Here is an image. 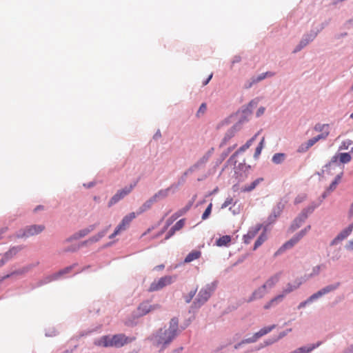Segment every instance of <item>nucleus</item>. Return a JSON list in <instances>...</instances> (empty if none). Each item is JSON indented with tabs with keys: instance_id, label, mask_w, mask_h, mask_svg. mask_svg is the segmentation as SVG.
Returning <instances> with one entry per match:
<instances>
[{
	"instance_id": "nucleus-1",
	"label": "nucleus",
	"mask_w": 353,
	"mask_h": 353,
	"mask_svg": "<svg viewBox=\"0 0 353 353\" xmlns=\"http://www.w3.org/2000/svg\"><path fill=\"white\" fill-rule=\"evenodd\" d=\"M179 327V321L173 318L170 321L168 329H161L154 336L157 345H167L176 336Z\"/></svg>"
},
{
	"instance_id": "nucleus-2",
	"label": "nucleus",
	"mask_w": 353,
	"mask_h": 353,
	"mask_svg": "<svg viewBox=\"0 0 353 353\" xmlns=\"http://www.w3.org/2000/svg\"><path fill=\"white\" fill-rule=\"evenodd\" d=\"M301 281H296L293 283H288L286 287L283 290L282 294H278L277 296L272 298L270 301H269L266 304H265L263 306L264 309L268 310L271 307L274 306L279 303L281 302L284 297L285 296V295L297 290L301 286Z\"/></svg>"
},
{
	"instance_id": "nucleus-3",
	"label": "nucleus",
	"mask_w": 353,
	"mask_h": 353,
	"mask_svg": "<svg viewBox=\"0 0 353 353\" xmlns=\"http://www.w3.org/2000/svg\"><path fill=\"white\" fill-rule=\"evenodd\" d=\"M45 229L43 225H32L27 226L23 230L19 231L16 234V238H28L42 232Z\"/></svg>"
},
{
	"instance_id": "nucleus-4",
	"label": "nucleus",
	"mask_w": 353,
	"mask_h": 353,
	"mask_svg": "<svg viewBox=\"0 0 353 353\" xmlns=\"http://www.w3.org/2000/svg\"><path fill=\"white\" fill-rule=\"evenodd\" d=\"M136 214L134 212H131L125 216L121 220V223L115 228L114 232L110 235V239H113L117 235L119 234L121 232L125 231L130 226L131 221L135 219Z\"/></svg>"
},
{
	"instance_id": "nucleus-5",
	"label": "nucleus",
	"mask_w": 353,
	"mask_h": 353,
	"mask_svg": "<svg viewBox=\"0 0 353 353\" xmlns=\"http://www.w3.org/2000/svg\"><path fill=\"white\" fill-rule=\"evenodd\" d=\"M160 307L161 306L159 304L152 305L149 301H143L137 307V314L136 316L137 317L145 316L151 311L159 309Z\"/></svg>"
},
{
	"instance_id": "nucleus-6",
	"label": "nucleus",
	"mask_w": 353,
	"mask_h": 353,
	"mask_svg": "<svg viewBox=\"0 0 353 353\" xmlns=\"http://www.w3.org/2000/svg\"><path fill=\"white\" fill-rule=\"evenodd\" d=\"M173 282V279L170 276H165L160 278L157 281H154L150 285L148 290L150 292L158 291L164 287L171 284Z\"/></svg>"
},
{
	"instance_id": "nucleus-7",
	"label": "nucleus",
	"mask_w": 353,
	"mask_h": 353,
	"mask_svg": "<svg viewBox=\"0 0 353 353\" xmlns=\"http://www.w3.org/2000/svg\"><path fill=\"white\" fill-rule=\"evenodd\" d=\"M135 185H130L129 186L125 187L124 188L119 190L111 198L109 205H112L117 203L119 201L124 198L126 195L130 194L133 190Z\"/></svg>"
},
{
	"instance_id": "nucleus-8",
	"label": "nucleus",
	"mask_w": 353,
	"mask_h": 353,
	"mask_svg": "<svg viewBox=\"0 0 353 353\" xmlns=\"http://www.w3.org/2000/svg\"><path fill=\"white\" fill-rule=\"evenodd\" d=\"M210 296V288H204L201 289L197 297L194 302L195 307H200L203 305Z\"/></svg>"
},
{
	"instance_id": "nucleus-9",
	"label": "nucleus",
	"mask_w": 353,
	"mask_h": 353,
	"mask_svg": "<svg viewBox=\"0 0 353 353\" xmlns=\"http://www.w3.org/2000/svg\"><path fill=\"white\" fill-rule=\"evenodd\" d=\"M275 327V325L265 327L256 332L252 337L243 340V343H254L261 336L268 334Z\"/></svg>"
},
{
	"instance_id": "nucleus-10",
	"label": "nucleus",
	"mask_w": 353,
	"mask_h": 353,
	"mask_svg": "<svg viewBox=\"0 0 353 353\" xmlns=\"http://www.w3.org/2000/svg\"><path fill=\"white\" fill-rule=\"evenodd\" d=\"M314 208H308L307 209H305L302 211L301 214L297 217L293 224L292 225V229L294 230L300 227V225L305 221V220L307 217V214H310L314 210Z\"/></svg>"
},
{
	"instance_id": "nucleus-11",
	"label": "nucleus",
	"mask_w": 353,
	"mask_h": 353,
	"mask_svg": "<svg viewBox=\"0 0 353 353\" xmlns=\"http://www.w3.org/2000/svg\"><path fill=\"white\" fill-rule=\"evenodd\" d=\"M94 344L97 346L103 347H114L113 336L105 335L103 336L101 338L95 340L94 341Z\"/></svg>"
},
{
	"instance_id": "nucleus-12",
	"label": "nucleus",
	"mask_w": 353,
	"mask_h": 353,
	"mask_svg": "<svg viewBox=\"0 0 353 353\" xmlns=\"http://www.w3.org/2000/svg\"><path fill=\"white\" fill-rule=\"evenodd\" d=\"M353 230V223L350 225L347 228L342 230L330 243V245H335L340 241L346 239Z\"/></svg>"
},
{
	"instance_id": "nucleus-13",
	"label": "nucleus",
	"mask_w": 353,
	"mask_h": 353,
	"mask_svg": "<svg viewBox=\"0 0 353 353\" xmlns=\"http://www.w3.org/2000/svg\"><path fill=\"white\" fill-rule=\"evenodd\" d=\"M314 131L321 132L318 136L322 139H325L330 134L329 124L317 123L314 128Z\"/></svg>"
},
{
	"instance_id": "nucleus-14",
	"label": "nucleus",
	"mask_w": 353,
	"mask_h": 353,
	"mask_svg": "<svg viewBox=\"0 0 353 353\" xmlns=\"http://www.w3.org/2000/svg\"><path fill=\"white\" fill-rule=\"evenodd\" d=\"M338 159H339V161L341 163H347L351 161L352 157L347 152L339 153L332 157L331 161L329 163V165L330 166L332 163H336Z\"/></svg>"
},
{
	"instance_id": "nucleus-15",
	"label": "nucleus",
	"mask_w": 353,
	"mask_h": 353,
	"mask_svg": "<svg viewBox=\"0 0 353 353\" xmlns=\"http://www.w3.org/2000/svg\"><path fill=\"white\" fill-rule=\"evenodd\" d=\"M113 345L115 347H121L131 341L128 337L123 334L113 335Z\"/></svg>"
},
{
	"instance_id": "nucleus-16",
	"label": "nucleus",
	"mask_w": 353,
	"mask_h": 353,
	"mask_svg": "<svg viewBox=\"0 0 353 353\" xmlns=\"http://www.w3.org/2000/svg\"><path fill=\"white\" fill-rule=\"evenodd\" d=\"M262 225L259 224L256 225L254 228L249 230L246 234L243 236V241L245 244L250 243L251 241L256 236L259 230H261Z\"/></svg>"
},
{
	"instance_id": "nucleus-17",
	"label": "nucleus",
	"mask_w": 353,
	"mask_h": 353,
	"mask_svg": "<svg viewBox=\"0 0 353 353\" xmlns=\"http://www.w3.org/2000/svg\"><path fill=\"white\" fill-rule=\"evenodd\" d=\"M94 225H92L86 228L82 229L77 232V233L74 234L71 237L68 238L66 240V241L69 242L72 239H79L80 238L84 237L85 236L88 235L90 232H92L94 229Z\"/></svg>"
},
{
	"instance_id": "nucleus-18",
	"label": "nucleus",
	"mask_w": 353,
	"mask_h": 353,
	"mask_svg": "<svg viewBox=\"0 0 353 353\" xmlns=\"http://www.w3.org/2000/svg\"><path fill=\"white\" fill-rule=\"evenodd\" d=\"M320 140H322V139L318 135L316 137H314L310 139L309 140H307V141L305 142V143H303L299 147L298 151L300 152H305Z\"/></svg>"
},
{
	"instance_id": "nucleus-19",
	"label": "nucleus",
	"mask_w": 353,
	"mask_h": 353,
	"mask_svg": "<svg viewBox=\"0 0 353 353\" xmlns=\"http://www.w3.org/2000/svg\"><path fill=\"white\" fill-rule=\"evenodd\" d=\"M21 248H12L9 251L5 253L3 258L0 261V266L3 265L5 263L9 261L14 255H15Z\"/></svg>"
},
{
	"instance_id": "nucleus-20",
	"label": "nucleus",
	"mask_w": 353,
	"mask_h": 353,
	"mask_svg": "<svg viewBox=\"0 0 353 353\" xmlns=\"http://www.w3.org/2000/svg\"><path fill=\"white\" fill-rule=\"evenodd\" d=\"M266 292L267 290L265 288H263V285H262L254 291L252 296L250 297L248 301H252L256 299H261L265 296Z\"/></svg>"
},
{
	"instance_id": "nucleus-21",
	"label": "nucleus",
	"mask_w": 353,
	"mask_h": 353,
	"mask_svg": "<svg viewBox=\"0 0 353 353\" xmlns=\"http://www.w3.org/2000/svg\"><path fill=\"white\" fill-rule=\"evenodd\" d=\"M280 275L279 274H276L271 277H270L263 285V288L267 289H271L273 288L279 281Z\"/></svg>"
},
{
	"instance_id": "nucleus-22",
	"label": "nucleus",
	"mask_w": 353,
	"mask_h": 353,
	"mask_svg": "<svg viewBox=\"0 0 353 353\" xmlns=\"http://www.w3.org/2000/svg\"><path fill=\"white\" fill-rule=\"evenodd\" d=\"M257 134H255L253 137H252L250 139H249L245 144L240 147L231 157L230 159L232 158L236 157L239 153L243 152L245 151L247 149H248L252 144V143L254 141Z\"/></svg>"
},
{
	"instance_id": "nucleus-23",
	"label": "nucleus",
	"mask_w": 353,
	"mask_h": 353,
	"mask_svg": "<svg viewBox=\"0 0 353 353\" xmlns=\"http://www.w3.org/2000/svg\"><path fill=\"white\" fill-rule=\"evenodd\" d=\"M299 241L294 236L292 239H290L289 241L285 242L278 250V252H283L285 250L288 249L292 248L294 245H296Z\"/></svg>"
},
{
	"instance_id": "nucleus-24",
	"label": "nucleus",
	"mask_w": 353,
	"mask_h": 353,
	"mask_svg": "<svg viewBox=\"0 0 353 353\" xmlns=\"http://www.w3.org/2000/svg\"><path fill=\"white\" fill-rule=\"evenodd\" d=\"M201 252L199 250H192L185 258L184 262L186 263H190L201 257Z\"/></svg>"
},
{
	"instance_id": "nucleus-25",
	"label": "nucleus",
	"mask_w": 353,
	"mask_h": 353,
	"mask_svg": "<svg viewBox=\"0 0 353 353\" xmlns=\"http://www.w3.org/2000/svg\"><path fill=\"white\" fill-rule=\"evenodd\" d=\"M231 241V237L229 235H225L220 238H219L216 241V245L217 246H226Z\"/></svg>"
},
{
	"instance_id": "nucleus-26",
	"label": "nucleus",
	"mask_w": 353,
	"mask_h": 353,
	"mask_svg": "<svg viewBox=\"0 0 353 353\" xmlns=\"http://www.w3.org/2000/svg\"><path fill=\"white\" fill-rule=\"evenodd\" d=\"M170 190V188L161 190L158 192H157L152 197L155 200V201H158L159 199L165 198L169 193V191Z\"/></svg>"
},
{
	"instance_id": "nucleus-27",
	"label": "nucleus",
	"mask_w": 353,
	"mask_h": 353,
	"mask_svg": "<svg viewBox=\"0 0 353 353\" xmlns=\"http://www.w3.org/2000/svg\"><path fill=\"white\" fill-rule=\"evenodd\" d=\"M266 239V234L265 232H263L255 241L253 250H256L259 246H261L263 243V242H265Z\"/></svg>"
},
{
	"instance_id": "nucleus-28",
	"label": "nucleus",
	"mask_w": 353,
	"mask_h": 353,
	"mask_svg": "<svg viewBox=\"0 0 353 353\" xmlns=\"http://www.w3.org/2000/svg\"><path fill=\"white\" fill-rule=\"evenodd\" d=\"M156 202L155 200L154 199V198L152 196L149 200H148L147 201H145L143 205L141 207L140 210V213L148 210L150 208V207L152 206V205Z\"/></svg>"
},
{
	"instance_id": "nucleus-29",
	"label": "nucleus",
	"mask_w": 353,
	"mask_h": 353,
	"mask_svg": "<svg viewBox=\"0 0 353 353\" xmlns=\"http://www.w3.org/2000/svg\"><path fill=\"white\" fill-rule=\"evenodd\" d=\"M285 156L283 153H276L272 157V161L276 164L281 163L284 161Z\"/></svg>"
},
{
	"instance_id": "nucleus-30",
	"label": "nucleus",
	"mask_w": 353,
	"mask_h": 353,
	"mask_svg": "<svg viewBox=\"0 0 353 353\" xmlns=\"http://www.w3.org/2000/svg\"><path fill=\"white\" fill-rule=\"evenodd\" d=\"M339 285H340L339 283H337L335 284L327 285V286L324 287L323 288H322L323 293H324V294H326L329 292H331L336 290L339 288Z\"/></svg>"
},
{
	"instance_id": "nucleus-31",
	"label": "nucleus",
	"mask_w": 353,
	"mask_h": 353,
	"mask_svg": "<svg viewBox=\"0 0 353 353\" xmlns=\"http://www.w3.org/2000/svg\"><path fill=\"white\" fill-rule=\"evenodd\" d=\"M351 148V150L353 151V141L351 140H345L344 141L339 147V150H347Z\"/></svg>"
},
{
	"instance_id": "nucleus-32",
	"label": "nucleus",
	"mask_w": 353,
	"mask_h": 353,
	"mask_svg": "<svg viewBox=\"0 0 353 353\" xmlns=\"http://www.w3.org/2000/svg\"><path fill=\"white\" fill-rule=\"evenodd\" d=\"M341 175H342V173L338 174L335 177L334 181L330 184V185L328 188V190L332 191L336 188V185H338V183L340 182V181L341 179Z\"/></svg>"
},
{
	"instance_id": "nucleus-33",
	"label": "nucleus",
	"mask_w": 353,
	"mask_h": 353,
	"mask_svg": "<svg viewBox=\"0 0 353 353\" xmlns=\"http://www.w3.org/2000/svg\"><path fill=\"white\" fill-rule=\"evenodd\" d=\"M310 228H311L310 225H307L303 230H301L299 233H297L296 235H294V236L299 241L307 234V232L310 230Z\"/></svg>"
},
{
	"instance_id": "nucleus-34",
	"label": "nucleus",
	"mask_w": 353,
	"mask_h": 353,
	"mask_svg": "<svg viewBox=\"0 0 353 353\" xmlns=\"http://www.w3.org/2000/svg\"><path fill=\"white\" fill-rule=\"evenodd\" d=\"M310 228H311L310 225H307L303 230H301L299 233H297L296 235H294V236L299 241L307 234V232L310 230Z\"/></svg>"
},
{
	"instance_id": "nucleus-35",
	"label": "nucleus",
	"mask_w": 353,
	"mask_h": 353,
	"mask_svg": "<svg viewBox=\"0 0 353 353\" xmlns=\"http://www.w3.org/2000/svg\"><path fill=\"white\" fill-rule=\"evenodd\" d=\"M185 221L184 219H180L179 221H178L174 224V225L172 226V228H174V230L179 231L181 229H182L185 225Z\"/></svg>"
},
{
	"instance_id": "nucleus-36",
	"label": "nucleus",
	"mask_w": 353,
	"mask_h": 353,
	"mask_svg": "<svg viewBox=\"0 0 353 353\" xmlns=\"http://www.w3.org/2000/svg\"><path fill=\"white\" fill-rule=\"evenodd\" d=\"M105 233H106V230L101 231V232H99L97 235H95V236H92V238H90L89 239V241H90V242H97L100 239H101L103 236H104Z\"/></svg>"
},
{
	"instance_id": "nucleus-37",
	"label": "nucleus",
	"mask_w": 353,
	"mask_h": 353,
	"mask_svg": "<svg viewBox=\"0 0 353 353\" xmlns=\"http://www.w3.org/2000/svg\"><path fill=\"white\" fill-rule=\"evenodd\" d=\"M264 141H265V139L263 137L255 150L254 157H258L261 154V150L263 147Z\"/></svg>"
},
{
	"instance_id": "nucleus-38",
	"label": "nucleus",
	"mask_w": 353,
	"mask_h": 353,
	"mask_svg": "<svg viewBox=\"0 0 353 353\" xmlns=\"http://www.w3.org/2000/svg\"><path fill=\"white\" fill-rule=\"evenodd\" d=\"M72 268H73V265H70V266L66 267V268L61 270L59 272H58L57 273L56 277H58V276H62L63 274L70 272L71 270H72Z\"/></svg>"
},
{
	"instance_id": "nucleus-39",
	"label": "nucleus",
	"mask_w": 353,
	"mask_h": 353,
	"mask_svg": "<svg viewBox=\"0 0 353 353\" xmlns=\"http://www.w3.org/2000/svg\"><path fill=\"white\" fill-rule=\"evenodd\" d=\"M262 179H257L253 181L250 186L245 187V191H251L256 188V186L262 181Z\"/></svg>"
},
{
	"instance_id": "nucleus-40",
	"label": "nucleus",
	"mask_w": 353,
	"mask_h": 353,
	"mask_svg": "<svg viewBox=\"0 0 353 353\" xmlns=\"http://www.w3.org/2000/svg\"><path fill=\"white\" fill-rule=\"evenodd\" d=\"M325 295L324 293H323L322 289L316 292V293L313 294L309 297V301H314V300L321 297L322 296Z\"/></svg>"
},
{
	"instance_id": "nucleus-41",
	"label": "nucleus",
	"mask_w": 353,
	"mask_h": 353,
	"mask_svg": "<svg viewBox=\"0 0 353 353\" xmlns=\"http://www.w3.org/2000/svg\"><path fill=\"white\" fill-rule=\"evenodd\" d=\"M234 133L233 130L228 131L223 139L222 145L225 144L232 137H234Z\"/></svg>"
},
{
	"instance_id": "nucleus-42",
	"label": "nucleus",
	"mask_w": 353,
	"mask_h": 353,
	"mask_svg": "<svg viewBox=\"0 0 353 353\" xmlns=\"http://www.w3.org/2000/svg\"><path fill=\"white\" fill-rule=\"evenodd\" d=\"M212 208V204L210 203L202 215L203 220H205L208 218V216L211 214Z\"/></svg>"
},
{
	"instance_id": "nucleus-43",
	"label": "nucleus",
	"mask_w": 353,
	"mask_h": 353,
	"mask_svg": "<svg viewBox=\"0 0 353 353\" xmlns=\"http://www.w3.org/2000/svg\"><path fill=\"white\" fill-rule=\"evenodd\" d=\"M206 110H207V105H206V104L205 103H203L200 105V107H199V110H198V111L196 112V116L198 117H199L201 115H203L205 114Z\"/></svg>"
},
{
	"instance_id": "nucleus-44",
	"label": "nucleus",
	"mask_w": 353,
	"mask_h": 353,
	"mask_svg": "<svg viewBox=\"0 0 353 353\" xmlns=\"http://www.w3.org/2000/svg\"><path fill=\"white\" fill-rule=\"evenodd\" d=\"M267 76H272V74L269 73V72L263 73V74H260L259 76H258L256 79H253L252 83H258V82L261 81V80L264 79Z\"/></svg>"
},
{
	"instance_id": "nucleus-45",
	"label": "nucleus",
	"mask_w": 353,
	"mask_h": 353,
	"mask_svg": "<svg viewBox=\"0 0 353 353\" xmlns=\"http://www.w3.org/2000/svg\"><path fill=\"white\" fill-rule=\"evenodd\" d=\"M310 41V40H306V39H303L302 41H301L300 43L297 46V47L296 48V49L294 50V52L299 51V50H301L303 48H304L309 42Z\"/></svg>"
},
{
	"instance_id": "nucleus-46",
	"label": "nucleus",
	"mask_w": 353,
	"mask_h": 353,
	"mask_svg": "<svg viewBox=\"0 0 353 353\" xmlns=\"http://www.w3.org/2000/svg\"><path fill=\"white\" fill-rule=\"evenodd\" d=\"M310 41V40H306V39H303L302 41H301L300 43L297 46V47L296 48V49L294 50V52L299 51V50H301L303 48H304L309 42Z\"/></svg>"
},
{
	"instance_id": "nucleus-47",
	"label": "nucleus",
	"mask_w": 353,
	"mask_h": 353,
	"mask_svg": "<svg viewBox=\"0 0 353 353\" xmlns=\"http://www.w3.org/2000/svg\"><path fill=\"white\" fill-rule=\"evenodd\" d=\"M310 41V40H306V39H303L302 41H301L300 43L297 46V47L296 48V49L294 50V52L299 51V50H301L303 48H304L309 42Z\"/></svg>"
},
{
	"instance_id": "nucleus-48",
	"label": "nucleus",
	"mask_w": 353,
	"mask_h": 353,
	"mask_svg": "<svg viewBox=\"0 0 353 353\" xmlns=\"http://www.w3.org/2000/svg\"><path fill=\"white\" fill-rule=\"evenodd\" d=\"M188 209H189V208L181 210L179 212H177L176 213H174V214H172L171 216V217L175 221L178 217H179L180 216H181L183 214H185L188 210Z\"/></svg>"
},
{
	"instance_id": "nucleus-49",
	"label": "nucleus",
	"mask_w": 353,
	"mask_h": 353,
	"mask_svg": "<svg viewBox=\"0 0 353 353\" xmlns=\"http://www.w3.org/2000/svg\"><path fill=\"white\" fill-rule=\"evenodd\" d=\"M208 159H209V155H208V154L204 155L203 157H201L197 161V163H196V164L195 165L199 167L200 165H202L205 164L208 161Z\"/></svg>"
},
{
	"instance_id": "nucleus-50",
	"label": "nucleus",
	"mask_w": 353,
	"mask_h": 353,
	"mask_svg": "<svg viewBox=\"0 0 353 353\" xmlns=\"http://www.w3.org/2000/svg\"><path fill=\"white\" fill-rule=\"evenodd\" d=\"M323 268L322 265H318L313 268L312 272L311 273V276H316L319 274L320 272L321 271V269Z\"/></svg>"
},
{
	"instance_id": "nucleus-51",
	"label": "nucleus",
	"mask_w": 353,
	"mask_h": 353,
	"mask_svg": "<svg viewBox=\"0 0 353 353\" xmlns=\"http://www.w3.org/2000/svg\"><path fill=\"white\" fill-rule=\"evenodd\" d=\"M305 199H306V194H299L295 198L294 204H299V203L303 202V201H305Z\"/></svg>"
},
{
	"instance_id": "nucleus-52",
	"label": "nucleus",
	"mask_w": 353,
	"mask_h": 353,
	"mask_svg": "<svg viewBox=\"0 0 353 353\" xmlns=\"http://www.w3.org/2000/svg\"><path fill=\"white\" fill-rule=\"evenodd\" d=\"M174 221V220L172 217L169 218L166 221V225L165 226L163 230L160 233H159L156 236H159L160 235H161L167 230V228L173 223Z\"/></svg>"
},
{
	"instance_id": "nucleus-53",
	"label": "nucleus",
	"mask_w": 353,
	"mask_h": 353,
	"mask_svg": "<svg viewBox=\"0 0 353 353\" xmlns=\"http://www.w3.org/2000/svg\"><path fill=\"white\" fill-rule=\"evenodd\" d=\"M196 290H192L189 292V294L185 296V301L186 303H190L194 296L195 295Z\"/></svg>"
},
{
	"instance_id": "nucleus-54",
	"label": "nucleus",
	"mask_w": 353,
	"mask_h": 353,
	"mask_svg": "<svg viewBox=\"0 0 353 353\" xmlns=\"http://www.w3.org/2000/svg\"><path fill=\"white\" fill-rule=\"evenodd\" d=\"M233 203V199L232 197H228L224 203L221 205V208H225Z\"/></svg>"
},
{
	"instance_id": "nucleus-55",
	"label": "nucleus",
	"mask_w": 353,
	"mask_h": 353,
	"mask_svg": "<svg viewBox=\"0 0 353 353\" xmlns=\"http://www.w3.org/2000/svg\"><path fill=\"white\" fill-rule=\"evenodd\" d=\"M310 303H312V301H309V298H308L307 300H305V301H304L303 302H301L299 304V305L297 306V308L299 310H301V309L305 307L307 304H309Z\"/></svg>"
},
{
	"instance_id": "nucleus-56",
	"label": "nucleus",
	"mask_w": 353,
	"mask_h": 353,
	"mask_svg": "<svg viewBox=\"0 0 353 353\" xmlns=\"http://www.w3.org/2000/svg\"><path fill=\"white\" fill-rule=\"evenodd\" d=\"M176 230H174V228L172 227V228L169 230L168 234L165 236V240L169 239L176 232Z\"/></svg>"
},
{
	"instance_id": "nucleus-57",
	"label": "nucleus",
	"mask_w": 353,
	"mask_h": 353,
	"mask_svg": "<svg viewBox=\"0 0 353 353\" xmlns=\"http://www.w3.org/2000/svg\"><path fill=\"white\" fill-rule=\"evenodd\" d=\"M345 248L348 250H353V239L350 240L345 245Z\"/></svg>"
},
{
	"instance_id": "nucleus-58",
	"label": "nucleus",
	"mask_w": 353,
	"mask_h": 353,
	"mask_svg": "<svg viewBox=\"0 0 353 353\" xmlns=\"http://www.w3.org/2000/svg\"><path fill=\"white\" fill-rule=\"evenodd\" d=\"M264 112H265V108L261 107L260 108H259V110L256 112V116L260 117L261 115H262L264 113Z\"/></svg>"
},
{
	"instance_id": "nucleus-59",
	"label": "nucleus",
	"mask_w": 353,
	"mask_h": 353,
	"mask_svg": "<svg viewBox=\"0 0 353 353\" xmlns=\"http://www.w3.org/2000/svg\"><path fill=\"white\" fill-rule=\"evenodd\" d=\"M212 73L210 74L209 75V77H208V79L206 80H205V81L203 82V86L206 85L210 82V81L212 79Z\"/></svg>"
},
{
	"instance_id": "nucleus-60",
	"label": "nucleus",
	"mask_w": 353,
	"mask_h": 353,
	"mask_svg": "<svg viewBox=\"0 0 353 353\" xmlns=\"http://www.w3.org/2000/svg\"><path fill=\"white\" fill-rule=\"evenodd\" d=\"M7 231V228H1L0 230V239H1V235Z\"/></svg>"
},
{
	"instance_id": "nucleus-61",
	"label": "nucleus",
	"mask_w": 353,
	"mask_h": 353,
	"mask_svg": "<svg viewBox=\"0 0 353 353\" xmlns=\"http://www.w3.org/2000/svg\"><path fill=\"white\" fill-rule=\"evenodd\" d=\"M44 209V206L43 205H38L35 209H34V211H37V210H43Z\"/></svg>"
},
{
	"instance_id": "nucleus-62",
	"label": "nucleus",
	"mask_w": 353,
	"mask_h": 353,
	"mask_svg": "<svg viewBox=\"0 0 353 353\" xmlns=\"http://www.w3.org/2000/svg\"><path fill=\"white\" fill-rule=\"evenodd\" d=\"M243 343H243V341H242L241 343H238V344L235 345H234V348H235V349L239 348V347L242 344H243Z\"/></svg>"
},
{
	"instance_id": "nucleus-63",
	"label": "nucleus",
	"mask_w": 353,
	"mask_h": 353,
	"mask_svg": "<svg viewBox=\"0 0 353 353\" xmlns=\"http://www.w3.org/2000/svg\"><path fill=\"white\" fill-rule=\"evenodd\" d=\"M26 271L24 270H21V271H17V272H13L11 274V275L12 274H23V272H25Z\"/></svg>"
},
{
	"instance_id": "nucleus-64",
	"label": "nucleus",
	"mask_w": 353,
	"mask_h": 353,
	"mask_svg": "<svg viewBox=\"0 0 353 353\" xmlns=\"http://www.w3.org/2000/svg\"><path fill=\"white\" fill-rule=\"evenodd\" d=\"M350 213L352 215H353V203H352V206H351V208H350Z\"/></svg>"
}]
</instances>
